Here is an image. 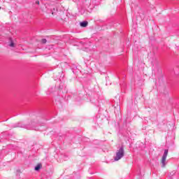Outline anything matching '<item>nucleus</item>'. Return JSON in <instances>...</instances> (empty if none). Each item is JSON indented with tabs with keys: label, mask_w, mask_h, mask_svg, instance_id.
I'll return each mask as SVG.
<instances>
[{
	"label": "nucleus",
	"mask_w": 179,
	"mask_h": 179,
	"mask_svg": "<svg viewBox=\"0 0 179 179\" xmlns=\"http://www.w3.org/2000/svg\"><path fill=\"white\" fill-rule=\"evenodd\" d=\"M57 9L55 8H53V10H51V12H52V15H57Z\"/></svg>",
	"instance_id": "nucleus-6"
},
{
	"label": "nucleus",
	"mask_w": 179,
	"mask_h": 179,
	"mask_svg": "<svg viewBox=\"0 0 179 179\" xmlns=\"http://www.w3.org/2000/svg\"><path fill=\"white\" fill-rule=\"evenodd\" d=\"M124 155H125V152L124 151V147H121L116 152V156L115 157V162H118V160H121Z\"/></svg>",
	"instance_id": "nucleus-1"
},
{
	"label": "nucleus",
	"mask_w": 179,
	"mask_h": 179,
	"mask_svg": "<svg viewBox=\"0 0 179 179\" xmlns=\"http://www.w3.org/2000/svg\"><path fill=\"white\" fill-rule=\"evenodd\" d=\"M41 43H42V44H45V43H47V39L43 38V39L41 40Z\"/></svg>",
	"instance_id": "nucleus-8"
},
{
	"label": "nucleus",
	"mask_w": 179,
	"mask_h": 179,
	"mask_svg": "<svg viewBox=\"0 0 179 179\" xmlns=\"http://www.w3.org/2000/svg\"><path fill=\"white\" fill-rule=\"evenodd\" d=\"M167 155H169V150H165L162 158V167H166V165L167 164V162H166V159H167Z\"/></svg>",
	"instance_id": "nucleus-2"
},
{
	"label": "nucleus",
	"mask_w": 179,
	"mask_h": 179,
	"mask_svg": "<svg viewBox=\"0 0 179 179\" xmlns=\"http://www.w3.org/2000/svg\"><path fill=\"white\" fill-rule=\"evenodd\" d=\"M0 9H1V7H0Z\"/></svg>",
	"instance_id": "nucleus-10"
},
{
	"label": "nucleus",
	"mask_w": 179,
	"mask_h": 179,
	"mask_svg": "<svg viewBox=\"0 0 179 179\" xmlns=\"http://www.w3.org/2000/svg\"><path fill=\"white\" fill-rule=\"evenodd\" d=\"M9 47H15V43H13V41H12V38H10V44H9Z\"/></svg>",
	"instance_id": "nucleus-5"
},
{
	"label": "nucleus",
	"mask_w": 179,
	"mask_h": 179,
	"mask_svg": "<svg viewBox=\"0 0 179 179\" xmlns=\"http://www.w3.org/2000/svg\"><path fill=\"white\" fill-rule=\"evenodd\" d=\"M41 169V165L40 164H38L36 167H35V170L36 171H38V170Z\"/></svg>",
	"instance_id": "nucleus-7"
},
{
	"label": "nucleus",
	"mask_w": 179,
	"mask_h": 179,
	"mask_svg": "<svg viewBox=\"0 0 179 179\" xmlns=\"http://www.w3.org/2000/svg\"><path fill=\"white\" fill-rule=\"evenodd\" d=\"M36 3L37 5H40V1H36Z\"/></svg>",
	"instance_id": "nucleus-9"
},
{
	"label": "nucleus",
	"mask_w": 179,
	"mask_h": 179,
	"mask_svg": "<svg viewBox=\"0 0 179 179\" xmlns=\"http://www.w3.org/2000/svg\"><path fill=\"white\" fill-rule=\"evenodd\" d=\"M34 125V123L31 122V124L29 125L24 126V128H27V129H31Z\"/></svg>",
	"instance_id": "nucleus-4"
},
{
	"label": "nucleus",
	"mask_w": 179,
	"mask_h": 179,
	"mask_svg": "<svg viewBox=\"0 0 179 179\" xmlns=\"http://www.w3.org/2000/svg\"><path fill=\"white\" fill-rule=\"evenodd\" d=\"M87 24L88 22L87 21H83L80 23V26H81V27H87Z\"/></svg>",
	"instance_id": "nucleus-3"
}]
</instances>
